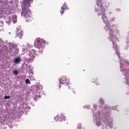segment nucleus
<instances>
[{"mask_svg": "<svg viewBox=\"0 0 129 129\" xmlns=\"http://www.w3.org/2000/svg\"><path fill=\"white\" fill-rule=\"evenodd\" d=\"M24 7L21 12V15L26 19L27 23L31 22L32 18V13L29 9L31 7V3H33V0H23Z\"/></svg>", "mask_w": 129, "mask_h": 129, "instance_id": "nucleus-1", "label": "nucleus"}, {"mask_svg": "<svg viewBox=\"0 0 129 129\" xmlns=\"http://www.w3.org/2000/svg\"><path fill=\"white\" fill-rule=\"evenodd\" d=\"M34 44L36 48L39 49L38 52H39V53H42L43 50H44L45 48V46H46V41L43 39L37 38L35 40Z\"/></svg>", "mask_w": 129, "mask_h": 129, "instance_id": "nucleus-2", "label": "nucleus"}, {"mask_svg": "<svg viewBox=\"0 0 129 129\" xmlns=\"http://www.w3.org/2000/svg\"><path fill=\"white\" fill-rule=\"evenodd\" d=\"M95 12L98 14V16H101L104 14L105 11L103 10L102 8V3H101V1L96 0Z\"/></svg>", "mask_w": 129, "mask_h": 129, "instance_id": "nucleus-3", "label": "nucleus"}, {"mask_svg": "<svg viewBox=\"0 0 129 129\" xmlns=\"http://www.w3.org/2000/svg\"><path fill=\"white\" fill-rule=\"evenodd\" d=\"M60 84H65L66 86L69 84L70 80L65 76H61L59 80Z\"/></svg>", "mask_w": 129, "mask_h": 129, "instance_id": "nucleus-4", "label": "nucleus"}, {"mask_svg": "<svg viewBox=\"0 0 129 129\" xmlns=\"http://www.w3.org/2000/svg\"><path fill=\"white\" fill-rule=\"evenodd\" d=\"M35 55H36V50H35L34 49L30 50L29 51L28 59H29V60H30V61L34 60Z\"/></svg>", "mask_w": 129, "mask_h": 129, "instance_id": "nucleus-5", "label": "nucleus"}, {"mask_svg": "<svg viewBox=\"0 0 129 129\" xmlns=\"http://www.w3.org/2000/svg\"><path fill=\"white\" fill-rule=\"evenodd\" d=\"M16 33H17V37H18V38H20V39L22 38V36H23V32L21 30V29L17 28L16 30Z\"/></svg>", "mask_w": 129, "mask_h": 129, "instance_id": "nucleus-6", "label": "nucleus"}, {"mask_svg": "<svg viewBox=\"0 0 129 129\" xmlns=\"http://www.w3.org/2000/svg\"><path fill=\"white\" fill-rule=\"evenodd\" d=\"M68 9V7H67V5L66 4H64L61 7V10L60 11L61 14L62 15L63 14L64 11Z\"/></svg>", "mask_w": 129, "mask_h": 129, "instance_id": "nucleus-7", "label": "nucleus"}, {"mask_svg": "<svg viewBox=\"0 0 129 129\" xmlns=\"http://www.w3.org/2000/svg\"><path fill=\"white\" fill-rule=\"evenodd\" d=\"M14 63L15 64H19L21 61H22V59L20 57H16L14 59Z\"/></svg>", "mask_w": 129, "mask_h": 129, "instance_id": "nucleus-8", "label": "nucleus"}, {"mask_svg": "<svg viewBox=\"0 0 129 129\" xmlns=\"http://www.w3.org/2000/svg\"><path fill=\"white\" fill-rule=\"evenodd\" d=\"M54 120L55 121H62V118H61V116L57 115L54 117Z\"/></svg>", "mask_w": 129, "mask_h": 129, "instance_id": "nucleus-9", "label": "nucleus"}, {"mask_svg": "<svg viewBox=\"0 0 129 129\" xmlns=\"http://www.w3.org/2000/svg\"><path fill=\"white\" fill-rule=\"evenodd\" d=\"M102 19L104 22V23H106V22H107V17H106V16H105V15L104 14V12L103 14H102Z\"/></svg>", "mask_w": 129, "mask_h": 129, "instance_id": "nucleus-10", "label": "nucleus"}, {"mask_svg": "<svg viewBox=\"0 0 129 129\" xmlns=\"http://www.w3.org/2000/svg\"><path fill=\"white\" fill-rule=\"evenodd\" d=\"M109 35H110V40L113 43V31H110L109 32Z\"/></svg>", "mask_w": 129, "mask_h": 129, "instance_id": "nucleus-11", "label": "nucleus"}, {"mask_svg": "<svg viewBox=\"0 0 129 129\" xmlns=\"http://www.w3.org/2000/svg\"><path fill=\"white\" fill-rule=\"evenodd\" d=\"M6 22L7 24H10V23L12 22V19H11V17H9L7 18H6Z\"/></svg>", "mask_w": 129, "mask_h": 129, "instance_id": "nucleus-12", "label": "nucleus"}, {"mask_svg": "<svg viewBox=\"0 0 129 129\" xmlns=\"http://www.w3.org/2000/svg\"><path fill=\"white\" fill-rule=\"evenodd\" d=\"M60 118H61V119L62 118L63 120H66V117L65 116H64L63 114H61L60 115Z\"/></svg>", "mask_w": 129, "mask_h": 129, "instance_id": "nucleus-13", "label": "nucleus"}, {"mask_svg": "<svg viewBox=\"0 0 129 129\" xmlns=\"http://www.w3.org/2000/svg\"><path fill=\"white\" fill-rule=\"evenodd\" d=\"M25 82L26 84H31V82L30 81V80H29V79H27L25 81Z\"/></svg>", "mask_w": 129, "mask_h": 129, "instance_id": "nucleus-14", "label": "nucleus"}, {"mask_svg": "<svg viewBox=\"0 0 129 129\" xmlns=\"http://www.w3.org/2000/svg\"><path fill=\"white\" fill-rule=\"evenodd\" d=\"M13 23H16L17 22V17L14 16L13 17Z\"/></svg>", "mask_w": 129, "mask_h": 129, "instance_id": "nucleus-15", "label": "nucleus"}, {"mask_svg": "<svg viewBox=\"0 0 129 129\" xmlns=\"http://www.w3.org/2000/svg\"><path fill=\"white\" fill-rule=\"evenodd\" d=\"M3 22H0V31H2L3 30Z\"/></svg>", "mask_w": 129, "mask_h": 129, "instance_id": "nucleus-16", "label": "nucleus"}, {"mask_svg": "<svg viewBox=\"0 0 129 129\" xmlns=\"http://www.w3.org/2000/svg\"><path fill=\"white\" fill-rule=\"evenodd\" d=\"M126 44L129 43V36L126 37Z\"/></svg>", "mask_w": 129, "mask_h": 129, "instance_id": "nucleus-17", "label": "nucleus"}, {"mask_svg": "<svg viewBox=\"0 0 129 129\" xmlns=\"http://www.w3.org/2000/svg\"><path fill=\"white\" fill-rule=\"evenodd\" d=\"M113 110L115 111H118V110H117V106H114Z\"/></svg>", "mask_w": 129, "mask_h": 129, "instance_id": "nucleus-18", "label": "nucleus"}, {"mask_svg": "<svg viewBox=\"0 0 129 129\" xmlns=\"http://www.w3.org/2000/svg\"><path fill=\"white\" fill-rule=\"evenodd\" d=\"M13 73L14 74H15V75H17V74H18V72L17 70H15L13 71Z\"/></svg>", "mask_w": 129, "mask_h": 129, "instance_id": "nucleus-19", "label": "nucleus"}, {"mask_svg": "<svg viewBox=\"0 0 129 129\" xmlns=\"http://www.w3.org/2000/svg\"><path fill=\"white\" fill-rule=\"evenodd\" d=\"M9 98H11V96H5L4 97V99H9Z\"/></svg>", "mask_w": 129, "mask_h": 129, "instance_id": "nucleus-20", "label": "nucleus"}, {"mask_svg": "<svg viewBox=\"0 0 129 129\" xmlns=\"http://www.w3.org/2000/svg\"><path fill=\"white\" fill-rule=\"evenodd\" d=\"M99 103H101V104H103V103H104V101H103V100L101 99L99 100Z\"/></svg>", "mask_w": 129, "mask_h": 129, "instance_id": "nucleus-21", "label": "nucleus"}, {"mask_svg": "<svg viewBox=\"0 0 129 129\" xmlns=\"http://www.w3.org/2000/svg\"><path fill=\"white\" fill-rule=\"evenodd\" d=\"M30 80H35V78L33 76H30Z\"/></svg>", "mask_w": 129, "mask_h": 129, "instance_id": "nucleus-22", "label": "nucleus"}, {"mask_svg": "<svg viewBox=\"0 0 129 129\" xmlns=\"http://www.w3.org/2000/svg\"><path fill=\"white\" fill-rule=\"evenodd\" d=\"M114 39H115V42L118 41V37H116L115 36H114Z\"/></svg>", "mask_w": 129, "mask_h": 129, "instance_id": "nucleus-23", "label": "nucleus"}, {"mask_svg": "<svg viewBox=\"0 0 129 129\" xmlns=\"http://www.w3.org/2000/svg\"><path fill=\"white\" fill-rule=\"evenodd\" d=\"M96 124H97V125H100V124H101V122L97 121V122H96Z\"/></svg>", "mask_w": 129, "mask_h": 129, "instance_id": "nucleus-24", "label": "nucleus"}, {"mask_svg": "<svg viewBox=\"0 0 129 129\" xmlns=\"http://www.w3.org/2000/svg\"><path fill=\"white\" fill-rule=\"evenodd\" d=\"M128 48H129V45L127 44V45L125 46V49H126V50H127V49H128Z\"/></svg>", "mask_w": 129, "mask_h": 129, "instance_id": "nucleus-25", "label": "nucleus"}, {"mask_svg": "<svg viewBox=\"0 0 129 129\" xmlns=\"http://www.w3.org/2000/svg\"><path fill=\"white\" fill-rule=\"evenodd\" d=\"M73 93L74 94H76V92H75V91H73Z\"/></svg>", "mask_w": 129, "mask_h": 129, "instance_id": "nucleus-26", "label": "nucleus"}, {"mask_svg": "<svg viewBox=\"0 0 129 129\" xmlns=\"http://www.w3.org/2000/svg\"><path fill=\"white\" fill-rule=\"evenodd\" d=\"M2 3H3V1H0V4H2Z\"/></svg>", "mask_w": 129, "mask_h": 129, "instance_id": "nucleus-27", "label": "nucleus"}, {"mask_svg": "<svg viewBox=\"0 0 129 129\" xmlns=\"http://www.w3.org/2000/svg\"><path fill=\"white\" fill-rule=\"evenodd\" d=\"M119 33V31H117V34H118Z\"/></svg>", "mask_w": 129, "mask_h": 129, "instance_id": "nucleus-28", "label": "nucleus"}, {"mask_svg": "<svg viewBox=\"0 0 129 129\" xmlns=\"http://www.w3.org/2000/svg\"><path fill=\"white\" fill-rule=\"evenodd\" d=\"M115 43H114V46H115Z\"/></svg>", "mask_w": 129, "mask_h": 129, "instance_id": "nucleus-29", "label": "nucleus"}, {"mask_svg": "<svg viewBox=\"0 0 129 129\" xmlns=\"http://www.w3.org/2000/svg\"><path fill=\"white\" fill-rule=\"evenodd\" d=\"M60 87H61V86H59V88H60Z\"/></svg>", "mask_w": 129, "mask_h": 129, "instance_id": "nucleus-30", "label": "nucleus"}, {"mask_svg": "<svg viewBox=\"0 0 129 129\" xmlns=\"http://www.w3.org/2000/svg\"><path fill=\"white\" fill-rule=\"evenodd\" d=\"M32 2H33V0H32Z\"/></svg>", "mask_w": 129, "mask_h": 129, "instance_id": "nucleus-31", "label": "nucleus"}]
</instances>
